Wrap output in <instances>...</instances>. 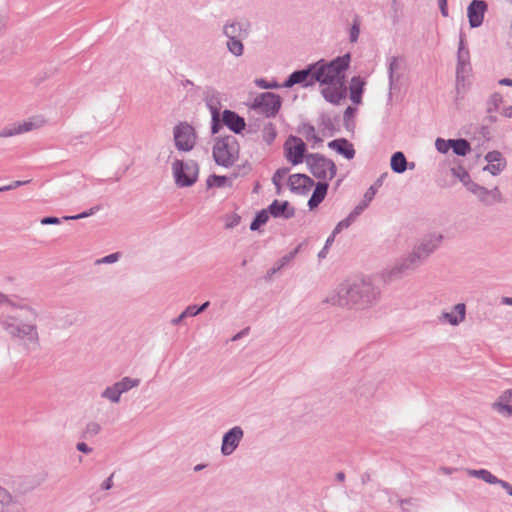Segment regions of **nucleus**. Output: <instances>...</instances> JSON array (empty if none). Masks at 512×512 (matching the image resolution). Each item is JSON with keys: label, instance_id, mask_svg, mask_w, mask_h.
<instances>
[{"label": "nucleus", "instance_id": "nucleus-1", "mask_svg": "<svg viewBox=\"0 0 512 512\" xmlns=\"http://www.w3.org/2000/svg\"><path fill=\"white\" fill-rule=\"evenodd\" d=\"M350 63V54L337 57L332 61L319 60L311 64L314 69L312 79L315 83L325 85L321 90L324 99L334 105H339L347 97V87L345 85V71Z\"/></svg>", "mask_w": 512, "mask_h": 512}, {"label": "nucleus", "instance_id": "nucleus-2", "mask_svg": "<svg viewBox=\"0 0 512 512\" xmlns=\"http://www.w3.org/2000/svg\"><path fill=\"white\" fill-rule=\"evenodd\" d=\"M381 298V290L370 279L361 278L343 282L327 302L355 310H366L375 306Z\"/></svg>", "mask_w": 512, "mask_h": 512}, {"label": "nucleus", "instance_id": "nucleus-3", "mask_svg": "<svg viewBox=\"0 0 512 512\" xmlns=\"http://www.w3.org/2000/svg\"><path fill=\"white\" fill-rule=\"evenodd\" d=\"M213 158L217 165L229 168L239 158V143L235 136L228 135L216 139L213 146Z\"/></svg>", "mask_w": 512, "mask_h": 512}, {"label": "nucleus", "instance_id": "nucleus-4", "mask_svg": "<svg viewBox=\"0 0 512 512\" xmlns=\"http://www.w3.org/2000/svg\"><path fill=\"white\" fill-rule=\"evenodd\" d=\"M305 162L312 175L321 182H327L336 175L335 163L321 154H308L305 157Z\"/></svg>", "mask_w": 512, "mask_h": 512}, {"label": "nucleus", "instance_id": "nucleus-5", "mask_svg": "<svg viewBox=\"0 0 512 512\" xmlns=\"http://www.w3.org/2000/svg\"><path fill=\"white\" fill-rule=\"evenodd\" d=\"M175 184L178 187H190L198 179L199 166L194 160L182 161L176 159L172 164Z\"/></svg>", "mask_w": 512, "mask_h": 512}, {"label": "nucleus", "instance_id": "nucleus-6", "mask_svg": "<svg viewBox=\"0 0 512 512\" xmlns=\"http://www.w3.org/2000/svg\"><path fill=\"white\" fill-rule=\"evenodd\" d=\"M2 328L12 337L21 339L36 340L38 338L37 328L34 324L19 323L15 316L3 314L0 317Z\"/></svg>", "mask_w": 512, "mask_h": 512}, {"label": "nucleus", "instance_id": "nucleus-7", "mask_svg": "<svg viewBox=\"0 0 512 512\" xmlns=\"http://www.w3.org/2000/svg\"><path fill=\"white\" fill-rule=\"evenodd\" d=\"M46 124V120L43 116H34L23 122L12 123L6 125L0 130V138H8L23 133L30 132L32 130L39 129Z\"/></svg>", "mask_w": 512, "mask_h": 512}, {"label": "nucleus", "instance_id": "nucleus-8", "mask_svg": "<svg viewBox=\"0 0 512 512\" xmlns=\"http://www.w3.org/2000/svg\"><path fill=\"white\" fill-rule=\"evenodd\" d=\"M281 97L272 92H263L255 97L252 108L259 110L266 117H274L280 110Z\"/></svg>", "mask_w": 512, "mask_h": 512}, {"label": "nucleus", "instance_id": "nucleus-9", "mask_svg": "<svg viewBox=\"0 0 512 512\" xmlns=\"http://www.w3.org/2000/svg\"><path fill=\"white\" fill-rule=\"evenodd\" d=\"M175 146L178 150L191 151L196 144V133L192 125L187 122H181L173 130Z\"/></svg>", "mask_w": 512, "mask_h": 512}, {"label": "nucleus", "instance_id": "nucleus-10", "mask_svg": "<svg viewBox=\"0 0 512 512\" xmlns=\"http://www.w3.org/2000/svg\"><path fill=\"white\" fill-rule=\"evenodd\" d=\"M284 149L287 160L293 165L302 163L306 157V145L299 137L290 136L284 144Z\"/></svg>", "mask_w": 512, "mask_h": 512}, {"label": "nucleus", "instance_id": "nucleus-11", "mask_svg": "<svg viewBox=\"0 0 512 512\" xmlns=\"http://www.w3.org/2000/svg\"><path fill=\"white\" fill-rule=\"evenodd\" d=\"M244 437V430L240 426H234L224 433L221 443V453L224 456L232 455L238 448Z\"/></svg>", "mask_w": 512, "mask_h": 512}, {"label": "nucleus", "instance_id": "nucleus-12", "mask_svg": "<svg viewBox=\"0 0 512 512\" xmlns=\"http://www.w3.org/2000/svg\"><path fill=\"white\" fill-rule=\"evenodd\" d=\"M0 512H25L21 499L0 485Z\"/></svg>", "mask_w": 512, "mask_h": 512}, {"label": "nucleus", "instance_id": "nucleus-13", "mask_svg": "<svg viewBox=\"0 0 512 512\" xmlns=\"http://www.w3.org/2000/svg\"><path fill=\"white\" fill-rule=\"evenodd\" d=\"M226 38H247L250 33V23L246 20H227L222 28Z\"/></svg>", "mask_w": 512, "mask_h": 512}, {"label": "nucleus", "instance_id": "nucleus-14", "mask_svg": "<svg viewBox=\"0 0 512 512\" xmlns=\"http://www.w3.org/2000/svg\"><path fill=\"white\" fill-rule=\"evenodd\" d=\"M314 76V69L309 65L307 68L302 70H296L289 75L287 80L282 84L284 88H291L296 84H301L303 87L312 86L315 84V80L312 79Z\"/></svg>", "mask_w": 512, "mask_h": 512}, {"label": "nucleus", "instance_id": "nucleus-15", "mask_svg": "<svg viewBox=\"0 0 512 512\" xmlns=\"http://www.w3.org/2000/svg\"><path fill=\"white\" fill-rule=\"evenodd\" d=\"M487 10V4L483 0H473L467 8L469 24L472 28L482 25L484 14Z\"/></svg>", "mask_w": 512, "mask_h": 512}, {"label": "nucleus", "instance_id": "nucleus-16", "mask_svg": "<svg viewBox=\"0 0 512 512\" xmlns=\"http://www.w3.org/2000/svg\"><path fill=\"white\" fill-rule=\"evenodd\" d=\"M407 271H411L404 258L396 261L393 265L382 270L380 276L385 283H391L400 279Z\"/></svg>", "mask_w": 512, "mask_h": 512}, {"label": "nucleus", "instance_id": "nucleus-17", "mask_svg": "<svg viewBox=\"0 0 512 512\" xmlns=\"http://www.w3.org/2000/svg\"><path fill=\"white\" fill-rule=\"evenodd\" d=\"M443 241V235L440 233H430L425 235L418 244L415 245L426 257L429 258L431 254L436 251Z\"/></svg>", "mask_w": 512, "mask_h": 512}, {"label": "nucleus", "instance_id": "nucleus-18", "mask_svg": "<svg viewBox=\"0 0 512 512\" xmlns=\"http://www.w3.org/2000/svg\"><path fill=\"white\" fill-rule=\"evenodd\" d=\"M288 186L292 192L305 195L314 186V181L305 174H293L288 179Z\"/></svg>", "mask_w": 512, "mask_h": 512}, {"label": "nucleus", "instance_id": "nucleus-19", "mask_svg": "<svg viewBox=\"0 0 512 512\" xmlns=\"http://www.w3.org/2000/svg\"><path fill=\"white\" fill-rule=\"evenodd\" d=\"M466 318V305L464 303H458L453 306L452 311H444L438 317L441 323H448L452 326H458L464 322Z\"/></svg>", "mask_w": 512, "mask_h": 512}, {"label": "nucleus", "instance_id": "nucleus-20", "mask_svg": "<svg viewBox=\"0 0 512 512\" xmlns=\"http://www.w3.org/2000/svg\"><path fill=\"white\" fill-rule=\"evenodd\" d=\"M222 123L236 134L242 132L246 126L243 117L228 109L224 110L222 113Z\"/></svg>", "mask_w": 512, "mask_h": 512}, {"label": "nucleus", "instance_id": "nucleus-21", "mask_svg": "<svg viewBox=\"0 0 512 512\" xmlns=\"http://www.w3.org/2000/svg\"><path fill=\"white\" fill-rule=\"evenodd\" d=\"M269 214L275 218L282 217L284 219L292 218L295 214L294 208L289 207L288 201L279 202L274 200L267 208Z\"/></svg>", "mask_w": 512, "mask_h": 512}, {"label": "nucleus", "instance_id": "nucleus-22", "mask_svg": "<svg viewBox=\"0 0 512 512\" xmlns=\"http://www.w3.org/2000/svg\"><path fill=\"white\" fill-rule=\"evenodd\" d=\"M492 408L505 415H512V389L504 391L492 404Z\"/></svg>", "mask_w": 512, "mask_h": 512}, {"label": "nucleus", "instance_id": "nucleus-23", "mask_svg": "<svg viewBox=\"0 0 512 512\" xmlns=\"http://www.w3.org/2000/svg\"><path fill=\"white\" fill-rule=\"evenodd\" d=\"M328 147L335 150L337 153L343 155L349 160L355 156V149L353 145L345 138L330 141L328 143Z\"/></svg>", "mask_w": 512, "mask_h": 512}, {"label": "nucleus", "instance_id": "nucleus-24", "mask_svg": "<svg viewBox=\"0 0 512 512\" xmlns=\"http://www.w3.org/2000/svg\"><path fill=\"white\" fill-rule=\"evenodd\" d=\"M389 88L395 89L401 79V63L396 56L388 59Z\"/></svg>", "mask_w": 512, "mask_h": 512}, {"label": "nucleus", "instance_id": "nucleus-25", "mask_svg": "<svg viewBox=\"0 0 512 512\" xmlns=\"http://www.w3.org/2000/svg\"><path fill=\"white\" fill-rule=\"evenodd\" d=\"M203 100L210 110L211 114H220V98L219 93L212 87H206L203 93Z\"/></svg>", "mask_w": 512, "mask_h": 512}, {"label": "nucleus", "instance_id": "nucleus-26", "mask_svg": "<svg viewBox=\"0 0 512 512\" xmlns=\"http://www.w3.org/2000/svg\"><path fill=\"white\" fill-rule=\"evenodd\" d=\"M366 82L360 76L352 77L350 81L349 91L350 99L354 104H360L362 101V94Z\"/></svg>", "mask_w": 512, "mask_h": 512}, {"label": "nucleus", "instance_id": "nucleus-27", "mask_svg": "<svg viewBox=\"0 0 512 512\" xmlns=\"http://www.w3.org/2000/svg\"><path fill=\"white\" fill-rule=\"evenodd\" d=\"M328 187V182L319 181L316 184L315 189L308 201V206L311 210L318 207V205L324 200L327 194Z\"/></svg>", "mask_w": 512, "mask_h": 512}, {"label": "nucleus", "instance_id": "nucleus-28", "mask_svg": "<svg viewBox=\"0 0 512 512\" xmlns=\"http://www.w3.org/2000/svg\"><path fill=\"white\" fill-rule=\"evenodd\" d=\"M300 248L301 245L297 246L293 251L289 252L288 254L282 256L275 263V265L267 271V277L270 279L274 274H276L278 271H280L282 268L288 265L299 253Z\"/></svg>", "mask_w": 512, "mask_h": 512}, {"label": "nucleus", "instance_id": "nucleus-29", "mask_svg": "<svg viewBox=\"0 0 512 512\" xmlns=\"http://www.w3.org/2000/svg\"><path fill=\"white\" fill-rule=\"evenodd\" d=\"M406 261L408 267L410 270H415L420 265H422L428 257H426L419 249H417L415 246L413 250L405 257H403Z\"/></svg>", "mask_w": 512, "mask_h": 512}, {"label": "nucleus", "instance_id": "nucleus-30", "mask_svg": "<svg viewBox=\"0 0 512 512\" xmlns=\"http://www.w3.org/2000/svg\"><path fill=\"white\" fill-rule=\"evenodd\" d=\"M472 71L471 65H457L456 67V89L459 92L464 90L466 86V80L470 76Z\"/></svg>", "mask_w": 512, "mask_h": 512}, {"label": "nucleus", "instance_id": "nucleus-31", "mask_svg": "<svg viewBox=\"0 0 512 512\" xmlns=\"http://www.w3.org/2000/svg\"><path fill=\"white\" fill-rule=\"evenodd\" d=\"M408 162L405 155L398 151L395 152L391 157L390 166L391 169L398 174L404 173L407 169Z\"/></svg>", "mask_w": 512, "mask_h": 512}, {"label": "nucleus", "instance_id": "nucleus-32", "mask_svg": "<svg viewBox=\"0 0 512 512\" xmlns=\"http://www.w3.org/2000/svg\"><path fill=\"white\" fill-rule=\"evenodd\" d=\"M466 473L469 476L481 479L488 484H496L497 482H499V478H497L495 475H493L490 471L486 469H466Z\"/></svg>", "mask_w": 512, "mask_h": 512}, {"label": "nucleus", "instance_id": "nucleus-33", "mask_svg": "<svg viewBox=\"0 0 512 512\" xmlns=\"http://www.w3.org/2000/svg\"><path fill=\"white\" fill-rule=\"evenodd\" d=\"M114 384L117 387L119 394L122 395L131 389L138 387L140 385V379L126 376Z\"/></svg>", "mask_w": 512, "mask_h": 512}, {"label": "nucleus", "instance_id": "nucleus-34", "mask_svg": "<svg viewBox=\"0 0 512 512\" xmlns=\"http://www.w3.org/2000/svg\"><path fill=\"white\" fill-rule=\"evenodd\" d=\"M376 194V189L371 186L365 192L361 202L352 210V212L358 217L369 205Z\"/></svg>", "mask_w": 512, "mask_h": 512}, {"label": "nucleus", "instance_id": "nucleus-35", "mask_svg": "<svg viewBox=\"0 0 512 512\" xmlns=\"http://www.w3.org/2000/svg\"><path fill=\"white\" fill-rule=\"evenodd\" d=\"M245 38H227V50L236 57H240L244 53L243 40Z\"/></svg>", "mask_w": 512, "mask_h": 512}, {"label": "nucleus", "instance_id": "nucleus-36", "mask_svg": "<svg viewBox=\"0 0 512 512\" xmlns=\"http://www.w3.org/2000/svg\"><path fill=\"white\" fill-rule=\"evenodd\" d=\"M451 148L458 156H465L471 151L470 143L466 139H452Z\"/></svg>", "mask_w": 512, "mask_h": 512}, {"label": "nucleus", "instance_id": "nucleus-37", "mask_svg": "<svg viewBox=\"0 0 512 512\" xmlns=\"http://www.w3.org/2000/svg\"><path fill=\"white\" fill-rule=\"evenodd\" d=\"M101 398L106 399L113 404H118L121 400V395L119 394L118 389L115 386V384H112L110 386H107L101 392Z\"/></svg>", "mask_w": 512, "mask_h": 512}, {"label": "nucleus", "instance_id": "nucleus-38", "mask_svg": "<svg viewBox=\"0 0 512 512\" xmlns=\"http://www.w3.org/2000/svg\"><path fill=\"white\" fill-rule=\"evenodd\" d=\"M503 102V97L500 93H493L486 102V110L488 114L494 113L499 109Z\"/></svg>", "mask_w": 512, "mask_h": 512}, {"label": "nucleus", "instance_id": "nucleus-39", "mask_svg": "<svg viewBox=\"0 0 512 512\" xmlns=\"http://www.w3.org/2000/svg\"><path fill=\"white\" fill-rule=\"evenodd\" d=\"M101 431V425L96 421H90L82 431V438L90 439L97 436Z\"/></svg>", "mask_w": 512, "mask_h": 512}, {"label": "nucleus", "instance_id": "nucleus-40", "mask_svg": "<svg viewBox=\"0 0 512 512\" xmlns=\"http://www.w3.org/2000/svg\"><path fill=\"white\" fill-rule=\"evenodd\" d=\"M269 219V212L267 209H263L256 213V216L252 223L250 224V229L252 231L258 230L260 226L267 223Z\"/></svg>", "mask_w": 512, "mask_h": 512}, {"label": "nucleus", "instance_id": "nucleus-41", "mask_svg": "<svg viewBox=\"0 0 512 512\" xmlns=\"http://www.w3.org/2000/svg\"><path fill=\"white\" fill-rule=\"evenodd\" d=\"M301 133L308 141H313L318 144L322 143V139L317 135L314 126L310 124H304L301 129Z\"/></svg>", "mask_w": 512, "mask_h": 512}, {"label": "nucleus", "instance_id": "nucleus-42", "mask_svg": "<svg viewBox=\"0 0 512 512\" xmlns=\"http://www.w3.org/2000/svg\"><path fill=\"white\" fill-rule=\"evenodd\" d=\"M357 216L351 211L349 215L341 220L334 228L331 235H334V237L339 234L343 229L348 228L355 220Z\"/></svg>", "mask_w": 512, "mask_h": 512}, {"label": "nucleus", "instance_id": "nucleus-43", "mask_svg": "<svg viewBox=\"0 0 512 512\" xmlns=\"http://www.w3.org/2000/svg\"><path fill=\"white\" fill-rule=\"evenodd\" d=\"M485 160L487 162H493V163H496V164L499 163L502 166H507V161L504 158L503 154L500 151H497V150H493V151L488 152L485 155Z\"/></svg>", "mask_w": 512, "mask_h": 512}, {"label": "nucleus", "instance_id": "nucleus-44", "mask_svg": "<svg viewBox=\"0 0 512 512\" xmlns=\"http://www.w3.org/2000/svg\"><path fill=\"white\" fill-rule=\"evenodd\" d=\"M290 169L288 167H282L276 170L272 177V182L276 186L278 192L281 189V181L282 179L289 173Z\"/></svg>", "mask_w": 512, "mask_h": 512}, {"label": "nucleus", "instance_id": "nucleus-45", "mask_svg": "<svg viewBox=\"0 0 512 512\" xmlns=\"http://www.w3.org/2000/svg\"><path fill=\"white\" fill-rule=\"evenodd\" d=\"M360 34V20L358 17L353 19V23L349 30V40L351 43H356Z\"/></svg>", "mask_w": 512, "mask_h": 512}, {"label": "nucleus", "instance_id": "nucleus-46", "mask_svg": "<svg viewBox=\"0 0 512 512\" xmlns=\"http://www.w3.org/2000/svg\"><path fill=\"white\" fill-rule=\"evenodd\" d=\"M227 182L226 176L210 175L207 179V187H223Z\"/></svg>", "mask_w": 512, "mask_h": 512}, {"label": "nucleus", "instance_id": "nucleus-47", "mask_svg": "<svg viewBox=\"0 0 512 512\" xmlns=\"http://www.w3.org/2000/svg\"><path fill=\"white\" fill-rule=\"evenodd\" d=\"M194 305L188 306L178 317L171 320L172 325H179L185 318L194 317Z\"/></svg>", "mask_w": 512, "mask_h": 512}, {"label": "nucleus", "instance_id": "nucleus-48", "mask_svg": "<svg viewBox=\"0 0 512 512\" xmlns=\"http://www.w3.org/2000/svg\"><path fill=\"white\" fill-rule=\"evenodd\" d=\"M457 65H471L470 54L467 48L458 49L457 52Z\"/></svg>", "mask_w": 512, "mask_h": 512}, {"label": "nucleus", "instance_id": "nucleus-49", "mask_svg": "<svg viewBox=\"0 0 512 512\" xmlns=\"http://www.w3.org/2000/svg\"><path fill=\"white\" fill-rule=\"evenodd\" d=\"M506 166H502L499 163L488 162V164L483 168V171L489 172L493 176L499 175L502 171H504Z\"/></svg>", "mask_w": 512, "mask_h": 512}, {"label": "nucleus", "instance_id": "nucleus-50", "mask_svg": "<svg viewBox=\"0 0 512 512\" xmlns=\"http://www.w3.org/2000/svg\"><path fill=\"white\" fill-rule=\"evenodd\" d=\"M475 196L478 198L480 202H482L484 205H491L490 203V197H489V190L485 188L484 186H481L478 190Z\"/></svg>", "mask_w": 512, "mask_h": 512}, {"label": "nucleus", "instance_id": "nucleus-51", "mask_svg": "<svg viewBox=\"0 0 512 512\" xmlns=\"http://www.w3.org/2000/svg\"><path fill=\"white\" fill-rule=\"evenodd\" d=\"M452 139L444 140L442 138H437L435 141V147L440 153H447L451 148Z\"/></svg>", "mask_w": 512, "mask_h": 512}, {"label": "nucleus", "instance_id": "nucleus-52", "mask_svg": "<svg viewBox=\"0 0 512 512\" xmlns=\"http://www.w3.org/2000/svg\"><path fill=\"white\" fill-rule=\"evenodd\" d=\"M10 305L12 307H17L21 310H27L29 311L30 313H32L33 315H35V312L32 308L30 307H27V306H17L15 303H13L5 294H3L2 292H0V305Z\"/></svg>", "mask_w": 512, "mask_h": 512}, {"label": "nucleus", "instance_id": "nucleus-53", "mask_svg": "<svg viewBox=\"0 0 512 512\" xmlns=\"http://www.w3.org/2000/svg\"><path fill=\"white\" fill-rule=\"evenodd\" d=\"M452 173L463 185L470 179L469 173L463 167L452 168Z\"/></svg>", "mask_w": 512, "mask_h": 512}, {"label": "nucleus", "instance_id": "nucleus-54", "mask_svg": "<svg viewBox=\"0 0 512 512\" xmlns=\"http://www.w3.org/2000/svg\"><path fill=\"white\" fill-rule=\"evenodd\" d=\"M489 197L491 205L502 201V194L498 187L489 190Z\"/></svg>", "mask_w": 512, "mask_h": 512}, {"label": "nucleus", "instance_id": "nucleus-55", "mask_svg": "<svg viewBox=\"0 0 512 512\" xmlns=\"http://www.w3.org/2000/svg\"><path fill=\"white\" fill-rule=\"evenodd\" d=\"M212 116V125L211 132L212 134H216L219 132L221 128L222 118H220V114H211Z\"/></svg>", "mask_w": 512, "mask_h": 512}, {"label": "nucleus", "instance_id": "nucleus-56", "mask_svg": "<svg viewBox=\"0 0 512 512\" xmlns=\"http://www.w3.org/2000/svg\"><path fill=\"white\" fill-rule=\"evenodd\" d=\"M98 210V207H95V208H91L89 209L88 211H85V212H82L78 215H74V216H66L64 217L65 220H76V219H82V218H86L88 216H91L94 214V212Z\"/></svg>", "mask_w": 512, "mask_h": 512}, {"label": "nucleus", "instance_id": "nucleus-57", "mask_svg": "<svg viewBox=\"0 0 512 512\" xmlns=\"http://www.w3.org/2000/svg\"><path fill=\"white\" fill-rule=\"evenodd\" d=\"M98 210V207H95V208H91L89 209L88 211H85V212H82L78 215H74V216H66L64 217L65 220H76V219H82V218H86L88 216H91L94 214V212Z\"/></svg>", "mask_w": 512, "mask_h": 512}, {"label": "nucleus", "instance_id": "nucleus-58", "mask_svg": "<svg viewBox=\"0 0 512 512\" xmlns=\"http://www.w3.org/2000/svg\"><path fill=\"white\" fill-rule=\"evenodd\" d=\"M334 235H330L327 240H326V243L324 245V247L322 248V250L318 253V257L320 259H323L327 256V252H328V248L332 245V243L334 242Z\"/></svg>", "mask_w": 512, "mask_h": 512}, {"label": "nucleus", "instance_id": "nucleus-59", "mask_svg": "<svg viewBox=\"0 0 512 512\" xmlns=\"http://www.w3.org/2000/svg\"><path fill=\"white\" fill-rule=\"evenodd\" d=\"M119 257H120L119 253H112V254H109V255L97 260V263L111 264V263L118 261Z\"/></svg>", "mask_w": 512, "mask_h": 512}, {"label": "nucleus", "instance_id": "nucleus-60", "mask_svg": "<svg viewBox=\"0 0 512 512\" xmlns=\"http://www.w3.org/2000/svg\"><path fill=\"white\" fill-rule=\"evenodd\" d=\"M256 84L263 89H276L282 87V85H279L277 82L268 83L264 79L257 80Z\"/></svg>", "mask_w": 512, "mask_h": 512}, {"label": "nucleus", "instance_id": "nucleus-61", "mask_svg": "<svg viewBox=\"0 0 512 512\" xmlns=\"http://www.w3.org/2000/svg\"><path fill=\"white\" fill-rule=\"evenodd\" d=\"M239 223H240V216L235 214V215H232L227 218L225 227L227 229H231V228H234L235 226H237Z\"/></svg>", "mask_w": 512, "mask_h": 512}, {"label": "nucleus", "instance_id": "nucleus-62", "mask_svg": "<svg viewBox=\"0 0 512 512\" xmlns=\"http://www.w3.org/2000/svg\"><path fill=\"white\" fill-rule=\"evenodd\" d=\"M464 186L468 191H470L474 195L477 193V190L481 187V185L472 181L471 178L464 184Z\"/></svg>", "mask_w": 512, "mask_h": 512}, {"label": "nucleus", "instance_id": "nucleus-63", "mask_svg": "<svg viewBox=\"0 0 512 512\" xmlns=\"http://www.w3.org/2000/svg\"><path fill=\"white\" fill-rule=\"evenodd\" d=\"M59 223H60V219L57 217H53V216H48V217H44L41 219L42 225H55V224H59Z\"/></svg>", "mask_w": 512, "mask_h": 512}, {"label": "nucleus", "instance_id": "nucleus-64", "mask_svg": "<svg viewBox=\"0 0 512 512\" xmlns=\"http://www.w3.org/2000/svg\"><path fill=\"white\" fill-rule=\"evenodd\" d=\"M76 449L82 453H85V454H89L92 452V448L89 447L86 443L84 442H79L76 444Z\"/></svg>", "mask_w": 512, "mask_h": 512}]
</instances>
